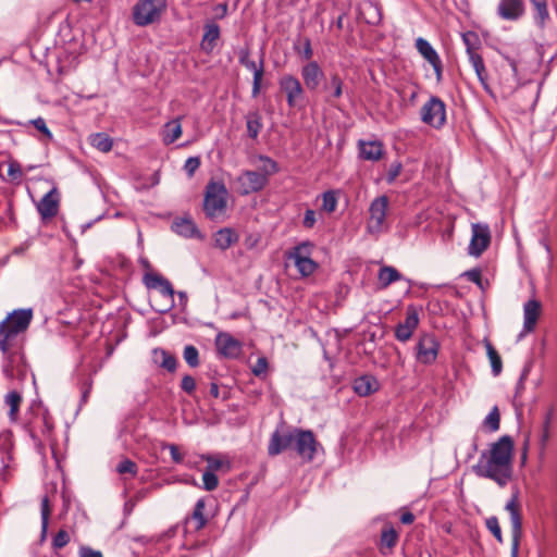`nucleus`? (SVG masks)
I'll list each match as a JSON object with an SVG mask.
<instances>
[{
  "instance_id": "27",
  "label": "nucleus",
  "mask_w": 557,
  "mask_h": 557,
  "mask_svg": "<svg viewBox=\"0 0 557 557\" xmlns=\"http://www.w3.org/2000/svg\"><path fill=\"white\" fill-rule=\"evenodd\" d=\"M220 38V27L214 22H209L205 25V33L201 40V47L205 51L210 52L213 50L216 40Z\"/></svg>"
},
{
  "instance_id": "8",
  "label": "nucleus",
  "mask_w": 557,
  "mask_h": 557,
  "mask_svg": "<svg viewBox=\"0 0 557 557\" xmlns=\"http://www.w3.org/2000/svg\"><path fill=\"white\" fill-rule=\"evenodd\" d=\"M145 284L148 288L157 289L159 297L165 300L164 306L157 307V311L164 313L174 307V289L169 280L159 274H147L145 276Z\"/></svg>"
},
{
  "instance_id": "24",
  "label": "nucleus",
  "mask_w": 557,
  "mask_h": 557,
  "mask_svg": "<svg viewBox=\"0 0 557 557\" xmlns=\"http://www.w3.org/2000/svg\"><path fill=\"white\" fill-rule=\"evenodd\" d=\"M541 312V304L535 299L528 300L523 306V332L534 330Z\"/></svg>"
},
{
  "instance_id": "40",
  "label": "nucleus",
  "mask_w": 557,
  "mask_h": 557,
  "mask_svg": "<svg viewBox=\"0 0 557 557\" xmlns=\"http://www.w3.org/2000/svg\"><path fill=\"white\" fill-rule=\"evenodd\" d=\"M485 348H486V354H487L488 360L491 362L492 372L495 376H497L500 374V372L503 370V363H502L500 356L498 355V352L496 351V349L490 342L485 343Z\"/></svg>"
},
{
  "instance_id": "57",
  "label": "nucleus",
  "mask_w": 557,
  "mask_h": 557,
  "mask_svg": "<svg viewBox=\"0 0 557 557\" xmlns=\"http://www.w3.org/2000/svg\"><path fill=\"white\" fill-rule=\"evenodd\" d=\"M200 165V160L197 157H189L184 164V170L191 176Z\"/></svg>"
},
{
  "instance_id": "36",
  "label": "nucleus",
  "mask_w": 557,
  "mask_h": 557,
  "mask_svg": "<svg viewBox=\"0 0 557 557\" xmlns=\"http://www.w3.org/2000/svg\"><path fill=\"white\" fill-rule=\"evenodd\" d=\"M4 403L10 408L9 418L11 421H16L22 403V395L17 391H11L4 396Z\"/></svg>"
},
{
  "instance_id": "56",
  "label": "nucleus",
  "mask_w": 557,
  "mask_h": 557,
  "mask_svg": "<svg viewBox=\"0 0 557 557\" xmlns=\"http://www.w3.org/2000/svg\"><path fill=\"white\" fill-rule=\"evenodd\" d=\"M363 12L370 11L371 15L367 17V22L369 24H376L381 20V13L376 7H374L372 3H366L363 7Z\"/></svg>"
},
{
  "instance_id": "20",
  "label": "nucleus",
  "mask_w": 557,
  "mask_h": 557,
  "mask_svg": "<svg viewBox=\"0 0 557 557\" xmlns=\"http://www.w3.org/2000/svg\"><path fill=\"white\" fill-rule=\"evenodd\" d=\"M295 430L292 432L282 433L278 430L274 431L271 435L268 453L270 456H276L283 450L289 448L294 444Z\"/></svg>"
},
{
  "instance_id": "23",
  "label": "nucleus",
  "mask_w": 557,
  "mask_h": 557,
  "mask_svg": "<svg viewBox=\"0 0 557 557\" xmlns=\"http://www.w3.org/2000/svg\"><path fill=\"white\" fill-rule=\"evenodd\" d=\"M301 77L309 90H317L324 77V73L315 61H310L301 67Z\"/></svg>"
},
{
  "instance_id": "44",
  "label": "nucleus",
  "mask_w": 557,
  "mask_h": 557,
  "mask_svg": "<svg viewBox=\"0 0 557 557\" xmlns=\"http://www.w3.org/2000/svg\"><path fill=\"white\" fill-rule=\"evenodd\" d=\"M535 14L534 20L537 25L541 27L544 26L546 20L548 18L549 14L547 11V5L545 0H536L534 3Z\"/></svg>"
},
{
  "instance_id": "25",
  "label": "nucleus",
  "mask_w": 557,
  "mask_h": 557,
  "mask_svg": "<svg viewBox=\"0 0 557 557\" xmlns=\"http://www.w3.org/2000/svg\"><path fill=\"white\" fill-rule=\"evenodd\" d=\"M344 83L337 74L331 75L330 79L323 85V91L325 92V102L331 106L336 104V100L343 96Z\"/></svg>"
},
{
  "instance_id": "2",
  "label": "nucleus",
  "mask_w": 557,
  "mask_h": 557,
  "mask_svg": "<svg viewBox=\"0 0 557 557\" xmlns=\"http://www.w3.org/2000/svg\"><path fill=\"white\" fill-rule=\"evenodd\" d=\"M33 319L32 309H17L0 322V350L7 352L12 348L18 334L25 332Z\"/></svg>"
},
{
  "instance_id": "21",
  "label": "nucleus",
  "mask_w": 557,
  "mask_h": 557,
  "mask_svg": "<svg viewBox=\"0 0 557 557\" xmlns=\"http://www.w3.org/2000/svg\"><path fill=\"white\" fill-rule=\"evenodd\" d=\"M419 324V315L414 308L410 307L407 310L406 319L403 323H399L395 331V336L400 342L408 341L413 331Z\"/></svg>"
},
{
  "instance_id": "17",
  "label": "nucleus",
  "mask_w": 557,
  "mask_h": 557,
  "mask_svg": "<svg viewBox=\"0 0 557 557\" xmlns=\"http://www.w3.org/2000/svg\"><path fill=\"white\" fill-rule=\"evenodd\" d=\"M215 347L224 358L234 359L237 358L242 352V344L230 333L220 332L215 337Z\"/></svg>"
},
{
  "instance_id": "42",
  "label": "nucleus",
  "mask_w": 557,
  "mask_h": 557,
  "mask_svg": "<svg viewBox=\"0 0 557 557\" xmlns=\"http://www.w3.org/2000/svg\"><path fill=\"white\" fill-rule=\"evenodd\" d=\"M259 161L261 165L259 166L258 172L264 174V177L269 180V177L275 174L278 171L277 163L265 156H259Z\"/></svg>"
},
{
  "instance_id": "33",
  "label": "nucleus",
  "mask_w": 557,
  "mask_h": 557,
  "mask_svg": "<svg viewBox=\"0 0 557 557\" xmlns=\"http://www.w3.org/2000/svg\"><path fill=\"white\" fill-rule=\"evenodd\" d=\"M202 459L208 462L207 470L209 471L215 472L223 469L227 471L231 469V461L226 455H205Z\"/></svg>"
},
{
  "instance_id": "59",
  "label": "nucleus",
  "mask_w": 557,
  "mask_h": 557,
  "mask_svg": "<svg viewBox=\"0 0 557 557\" xmlns=\"http://www.w3.org/2000/svg\"><path fill=\"white\" fill-rule=\"evenodd\" d=\"M8 175L10 176V178L12 181L21 180V177H22L21 165L15 161L10 162L9 166H8Z\"/></svg>"
},
{
  "instance_id": "50",
  "label": "nucleus",
  "mask_w": 557,
  "mask_h": 557,
  "mask_svg": "<svg viewBox=\"0 0 557 557\" xmlns=\"http://www.w3.org/2000/svg\"><path fill=\"white\" fill-rule=\"evenodd\" d=\"M49 516H50L49 499L47 496H45L41 499V533H42V536L46 535L47 530H48Z\"/></svg>"
},
{
  "instance_id": "47",
  "label": "nucleus",
  "mask_w": 557,
  "mask_h": 557,
  "mask_svg": "<svg viewBox=\"0 0 557 557\" xmlns=\"http://www.w3.org/2000/svg\"><path fill=\"white\" fill-rule=\"evenodd\" d=\"M499 411L497 407H494L490 413L484 419V426L488 429L491 432H496L499 429Z\"/></svg>"
},
{
  "instance_id": "7",
  "label": "nucleus",
  "mask_w": 557,
  "mask_h": 557,
  "mask_svg": "<svg viewBox=\"0 0 557 557\" xmlns=\"http://www.w3.org/2000/svg\"><path fill=\"white\" fill-rule=\"evenodd\" d=\"M3 354L2 373L10 381H24L27 374V366L24 355L18 350L8 349Z\"/></svg>"
},
{
  "instance_id": "48",
  "label": "nucleus",
  "mask_w": 557,
  "mask_h": 557,
  "mask_svg": "<svg viewBox=\"0 0 557 557\" xmlns=\"http://www.w3.org/2000/svg\"><path fill=\"white\" fill-rule=\"evenodd\" d=\"M116 471L120 474L128 473L132 476H136L138 468H137V465L134 461H132L131 459L125 458V459L121 460L117 463Z\"/></svg>"
},
{
  "instance_id": "11",
  "label": "nucleus",
  "mask_w": 557,
  "mask_h": 557,
  "mask_svg": "<svg viewBox=\"0 0 557 557\" xmlns=\"http://www.w3.org/2000/svg\"><path fill=\"white\" fill-rule=\"evenodd\" d=\"M318 446L319 444L311 431L295 429L294 447L304 461L310 462L313 460Z\"/></svg>"
},
{
  "instance_id": "9",
  "label": "nucleus",
  "mask_w": 557,
  "mask_h": 557,
  "mask_svg": "<svg viewBox=\"0 0 557 557\" xmlns=\"http://www.w3.org/2000/svg\"><path fill=\"white\" fill-rule=\"evenodd\" d=\"M423 123L441 128L446 122V106L438 97L432 96L421 108Z\"/></svg>"
},
{
  "instance_id": "34",
  "label": "nucleus",
  "mask_w": 557,
  "mask_h": 557,
  "mask_svg": "<svg viewBox=\"0 0 557 557\" xmlns=\"http://www.w3.org/2000/svg\"><path fill=\"white\" fill-rule=\"evenodd\" d=\"M182 135V125L180 120L168 122L162 131V138L164 144H173Z\"/></svg>"
},
{
  "instance_id": "22",
  "label": "nucleus",
  "mask_w": 557,
  "mask_h": 557,
  "mask_svg": "<svg viewBox=\"0 0 557 557\" xmlns=\"http://www.w3.org/2000/svg\"><path fill=\"white\" fill-rule=\"evenodd\" d=\"M172 231L185 238L202 239V234L189 216L176 218L172 222Z\"/></svg>"
},
{
  "instance_id": "45",
  "label": "nucleus",
  "mask_w": 557,
  "mask_h": 557,
  "mask_svg": "<svg viewBox=\"0 0 557 557\" xmlns=\"http://www.w3.org/2000/svg\"><path fill=\"white\" fill-rule=\"evenodd\" d=\"M398 540V533L394 528H386L381 534V544L387 548H393Z\"/></svg>"
},
{
  "instance_id": "1",
  "label": "nucleus",
  "mask_w": 557,
  "mask_h": 557,
  "mask_svg": "<svg viewBox=\"0 0 557 557\" xmlns=\"http://www.w3.org/2000/svg\"><path fill=\"white\" fill-rule=\"evenodd\" d=\"M512 456L513 442L510 436L504 435L480 455L473 471L504 487L512 476Z\"/></svg>"
},
{
  "instance_id": "29",
  "label": "nucleus",
  "mask_w": 557,
  "mask_h": 557,
  "mask_svg": "<svg viewBox=\"0 0 557 557\" xmlns=\"http://www.w3.org/2000/svg\"><path fill=\"white\" fill-rule=\"evenodd\" d=\"M360 157L369 161H377L383 154L382 144L379 141H360Z\"/></svg>"
},
{
  "instance_id": "28",
  "label": "nucleus",
  "mask_w": 557,
  "mask_h": 557,
  "mask_svg": "<svg viewBox=\"0 0 557 557\" xmlns=\"http://www.w3.org/2000/svg\"><path fill=\"white\" fill-rule=\"evenodd\" d=\"M237 240V233L230 227L221 228L214 234V244L218 248L222 250L228 249Z\"/></svg>"
},
{
  "instance_id": "5",
  "label": "nucleus",
  "mask_w": 557,
  "mask_h": 557,
  "mask_svg": "<svg viewBox=\"0 0 557 557\" xmlns=\"http://www.w3.org/2000/svg\"><path fill=\"white\" fill-rule=\"evenodd\" d=\"M388 208V198L380 196L372 200L369 207V219L367 221V231L371 235H380L387 230L385 223Z\"/></svg>"
},
{
  "instance_id": "10",
  "label": "nucleus",
  "mask_w": 557,
  "mask_h": 557,
  "mask_svg": "<svg viewBox=\"0 0 557 557\" xmlns=\"http://www.w3.org/2000/svg\"><path fill=\"white\" fill-rule=\"evenodd\" d=\"M505 509L509 512L511 523V557H518L519 543L522 533V519L520 515L518 492L512 494L511 498L507 502Z\"/></svg>"
},
{
  "instance_id": "62",
  "label": "nucleus",
  "mask_w": 557,
  "mask_h": 557,
  "mask_svg": "<svg viewBox=\"0 0 557 557\" xmlns=\"http://www.w3.org/2000/svg\"><path fill=\"white\" fill-rule=\"evenodd\" d=\"M315 212L313 210H307L305 212L302 224L307 228H311L315 223Z\"/></svg>"
},
{
  "instance_id": "51",
  "label": "nucleus",
  "mask_w": 557,
  "mask_h": 557,
  "mask_svg": "<svg viewBox=\"0 0 557 557\" xmlns=\"http://www.w3.org/2000/svg\"><path fill=\"white\" fill-rule=\"evenodd\" d=\"M10 456L9 454L0 448V481H7L9 476V468H10Z\"/></svg>"
},
{
  "instance_id": "53",
  "label": "nucleus",
  "mask_w": 557,
  "mask_h": 557,
  "mask_svg": "<svg viewBox=\"0 0 557 557\" xmlns=\"http://www.w3.org/2000/svg\"><path fill=\"white\" fill-rule=\"evenodd\" d=\"M70 542V534L65 530H60L52 540V547L61 549Z\"/></svg>"
},
{
  "instance_id": "64",
  "label": "nucleus",
  "mask_w": 557,
  "mask_h": 557,
  "mask_svg": "<svg viewBox=\"0 0 557 557\" xmlns=\"http://www.w3.org/2000/svg\"><path fill=\"white\" fill-rule=\"evenodd\" d=\"M169 450H170V454H171V457H172V460L176 463H181L183 461V456L182 454L180 453L178 448L176 445H173V444H170L168 446Z\"/></svg>"
},
{
  "instance_id": "12",
  "label": "nucleus",
  "mask_w": 557,
  "mask_h": 557,
  "mask_svg": "<svg viewBox=\"0 0 557 557\" xmlns=\"http://www.w3.org/2000/svg\"><path fill=\"white\" fill-rule=\"evenodd\" d=\"M268 182L264 174L249 170L243 171L235 181L237 189L242 195L258 193L267 186Z\"/></svg>"
},
{
  "instance_id": "39",
  "label": "nucleus",
  "mask_w": 557,
  "mask_h": 557,
  "mask_svg": "<svg viewBox=\"0 0 557 557\" xmlns=\"http://www.w3.org/2000/svg\"><path fill=\"white\" fill-rule=\"evenodd\" d=\"M238 60L239 63L245 66L247 70L251 71L253 75H256L257 72H260L261 74L264 73L263 70V61H260V64H257L255 61L250 59V53L247 49H242L238 53Z\"/></svg>"
},
{
  "instance_id": "31",
  "label": "nucleus",
  "mask_w": 557,
  "mask_h": 557,
  "mask_svg": "<svg viewBox=\"0 0 557 557\" xmlns=\"http://www.w3.org/2000/svg\"><path fill=\"white\" fill-rule=\"evenodd\" d=\"M33 430H40L44 436H50L53 429V421L46 412H40L33 421L29 422Z\"/></svg>"
},
{
  "instance_id": "49",
  "label": "nucleus",
  "mask_w": 557,
  "mask_h": 557,
  "mask_svg": "<svg viewBox=\"0 0 557 557\" xmlns=\"http://www.w3.org/2000/svg\"><path fill=\"white\" fill-rule=\"evenodd\" d=\"M184 359L191 367L196 368L199 364V354L198 349L193 345H187L184 348Z\"/></svg>"
},
{
  "instance_id": "14",
  "label": "nucleus",
  "mask_w": 557,
  "mask_h": 557,
  "mask_svg": "<svg viewBox=\"0 0 557 557\" xmlns=\"http://www.w3.org/2000/svg\"><path fill=\"white\" fill-rule=\"evenodd\" d=\"M278 85L281 90L286 95L287 104L290 108L296 107L305 94L300 81L290 74H286L281 77Z\"/></svg>"
},
{
  "instance_id": "61",
  "label": "nucleus",
  "mask_w": 557,
  "mask_h": 557,
  "mask_svg": "<svg viewBox=\"0 0 557 557\" xmlns=\"http://www.w3.org/2000/svg\"><path fill=\"white\" fill-rule=\"evenodd\" d=\"M78 555L79 557H103L100 550H96L89 546H81Z\"/></svg>"
},
{
  "instance_id": "63",
  "label": "nucleus",
  "mask_w": 557,
  "mask_h": 557,
  "mask_svg": "<svg viewBox=\"0 0 557 557\" xmlns=\"http://www.w3.org/2000/svg\"><path fill=\"white\" fill-rule=\"evenodd\" d=\"M400 171H401V164L400 163L392 164L391 168H389V171H388L387 181L389 183L395 181V178L399 175Z\"/></svg>"
},
{
  "instance_id": "3",
  "label": "nucleus",
  "mask_w": 557,
  "mask_h": 557,
  "mask_svg": "<svg viewBox=\"0 0 557 557\" xmlns=\"http://www.w3.org/2000/svg\"><path fill=\"white\" fill-rule=\"evenodd\" d=\"M166 5V0H138L133 8V21L141 27L157 23L160 21Z\"/></svg>"
},
{
  "instance_id": "38",
  "label": "nucleus",
  "mask_w": 557,
  "mask_h": 557,
  "mask_svg": "<svg viewBox=\"0 0 557 557\" xmlns=\"http://www.w3.org/2000/svg\"><path fill=\"white\" fill-rule=\"evenodd\" d=\"M90 145L101 152H109L112 149V139L103 133L92 134L89 138Z\"/></svg>"
},
{
  "instance_id": "32",
  "label": "nucleus",
  "mask_w": 557,
  "mask_h": 557,
  "mask_svg": "<svg viewBox=\"0 0 557 557\" xmlns=\"http://www.w3.org/2000/svg\"><path fill=\"white\" fill-rule=\"evenodd\" d=\"M247 134L250 138L256 139L262 129V119L258 110L251 111L246 115Z\"/></svg>"
},
{
  "instance_id": "15",
  "label": "nucleus",
  "mask_w": 557,
  "mask_h": 557,
  "mask_svg": "<svg viewBox=\"0 0 557 557\" xmlns=\"http://www.w3.org/2000/svg\"><path fill=\"white\" fill-rule=\"evenodd\" d=\"M416 48L418 52L423 57V59L430 63L433 67L436 81H442L443 75V65L441 58L436 50L432 47V45L424 38L419 37L416 39Z\"/></svg>"
},
{
  "instance_id": "54",
  "label": "nucleus",
  "mask_w": 557,
  "mask_h": 557,
  "mask_svg": "<svg viewBox=\"0 0 557 557\" xmlns=\"http://www.w3.org/2000/svg\"><path fill=\"white\" fill-rule=\"evenodd\" d=\"M486 527L490 530V532L495 536V539L502 543L503 536H502V529L498 523V519L496 517H490L486 520Z\"/></svg>"
},
{
  "instance_id": "30",
  "label": "nucleus",
  "mask_w": 557,
  "mask_h": 557,
  "mask_svg": "<svg viewBox=\"0 0 557 557\" xmlns=\"http://www.w3.org/2000/svg\"><path fill=\"white\" fill-rule=\"evenodd\" d=\"M469 62H470L471 66L473 67L474 72L476 74V77H478L479 82L481 83L482 87L486 91H488L490 90L488 74H487V71H486V67H485V64H484V61H483L481 54L471 55V59H469Z\"/></svg>"
},
{
  "instance_id": "41",
  "label": "nucleus",
  "mask_w": 557,
  "mask_h": 557,
  "mask_svg": "<svg viewBox=\"0 0 557 557\" xmlns=\"http://www.w3.org/2000/svg\"><path fill=\"white\" fill-rule=\"evenodd\" d=\"M462 40L466 46V52L468 55V60L471 59V55H479V38L474 33H466L462 35Z\"/></svg>"
},
{
  "instance_id": "19",
  "label": "nucleus",
  "mask_w": 557,
  "mask_h": 557,
  "mask_svg": "<svg viewBox=\"0 0 557 557\" xmlns=\"http://www.w3.org/2000/svg\"><path fill=\"white\" fill-rule=\"evenodd\" d=\"M497 14L506 21H517L524 14L522 0H500L497 5Z\"/></svg>"
},
{
  "instance_id": "46",
  "label": "nucleus",
  "mask_w": 557,
  "mask_h": 557,
  "mask_svg": "<svg viewBox=\"0 0 557 557\" xmlns=\"http://www.w3.org/2000/svg\"><path fill=\"white\" fill-rule=\"evenodd\" d=\"M337 206V193L334 190L325 191L322 196V209L326 212L335 211Z\"/></svg>"
},
{
  "instance_id": "16",
  "label": "nucleus",
  "mask_w": 557,
  "mask_h": 557,
  "mask_svg": "<svg viewBox=\"0 0 557 557\" xmlns=\"http://www.w3.org/2000/svg\"><path fill=\"white\" fill-rule=\"evenodd\" d=\"M438 354V343L435 336L425 334L421 336L417 345V359L421 363L430 364L435 361Z\"/></svg>"
},
{
  "instance_id": "18",
  "label": "nucleus",
  "mask_w": 557,
  "mask_h": 557,
  "mask_svg": "<svg viewBox=\"0 0 557 557\" xmlns=\"http://www.w3.org/2000/svg\"><path fill=\"white\" fill-rule=\"evenodd\" d=\"M59 202V193L54 187L37 202L36 208L42 221L50 220L58 214Z\"/></svg>"
},
{
  "instance_id": "43",
  "label": "nucleus",
  "mask_w": 557,
  "mask_h": 557,
  "mask_svg": "<svg viewBox=\"0 0 557 557\" xmlns=\"http://www.w3.org/2000/svg\"><path fill=\"white\" fill-rule=\"evenodd\" d=\"M205 507H206L205 500L202 498L198 499L195 505L194 512L191 516L193 521H195V528L197 530L203 528L207 522L205 515H203Z\"/></svg>"
},
{
  "instance_id": "37",
  "label": "nucleus",
  "mask_w": 557,
  "mask_h": 557,
  "mask_svg": "<svg viewBox=\"0 0 557 557\" xmlns=\"http://www.w3.org/2000/svg\"><path fill=\"white\" fill-rule=\"evenodd\" d=\"M153 359L156 363H159L162 368L169 371H174L176 368L175 357L166 352L164 349H154Z\"/></svg>"
},
{
  "instance_id": "26",
  "label": "nucleus",
  "mask_w": 557,
  "mask_h": 557,
  "mask_svg": "<svg viewBox=\"0 0 557 557\" xmlns=\"http://www.w3.org/2000/svg\"><path fill=\"white\" fill-rule=\"evenodd\" d=\"M379 382L372 375H362L354 381V391L359 396H368L379 389Z\"/></svg>"
},
{
  "instance_id": "52",
  "label": "nucleus",
  "mask_w": 557,
  "mask_h": 557,
  "mask_svg": "<svg viewBox=\"0 0 557 557\" xmlns=\"http://www.w3.org/2000/svg\"><path fill=\"white\" fill-rule=\"evenodd\" d=\"M203 488L206 491H214L219 485V479L214 472L206 470L202 474Z\"/></svg>"
},
{
  "instance_id": "55",
  "label": "nucleus",
  "mask_w": 557,
  "mask_h": 557,
  "mask_svg": "<svg viewBox=\"0 0 557 557\" xmlns=\"http://www.w3.org/2000/svg\"><path fill=\"white\" fill-rule=\"evenodd\" d=\"M268 360L265 357H259L256 363L251 367V371L256 376H263L268 371Z\"/></svg>"
},
{
  "instance_id": "4",
  "label": "nucleus",
  "mask_w": 557,
  "mask_h": 557,
  "mask_svg": "<svg viewBox=\"0 0 557 557\" xmlns=\"http://www.w3.org/2000/svg\"><path fill=\"white\" fill-rule=\"evenodd\" d=\"M227 189L223 183L210 182L206 189L203 209L206 214L214 219L226 208Z\"/></svg>"
},
{
  "instance_id": "13",
  "label": "nucleus",
  "mask_w": 557,
  "mask_h": 557,
  "mask_svg": "<svg viewBox=\"0 0 557 557\" xmlns=\"http://www.w3.org/2000/svg\"><path fill=\"white\" fill-rule=\"evenodd\" d=\"M491 242L490 227L486 224H472V236L468 252L470 256L479 257L488 247Z\"/></svg>"
},
{
  "instance_id": "6",
  "label": "nucleus",
  "mask_w": 557,
  "mask_h": 557,
  "mask_svg": "<svg viewBox=\"0 0 557 557\" xmlns=\"http://www.w3.org/2000/svg\"><path fill=\"white\" fill-rule=\"evenodd\" d=\"M312 250L313 244L304 242L294 247L288 253V258L294 261L297 271L304 277L310 276L318 269V263L311 258Z\"/></svg>"
},
{
  "instance_id": "60",
  "label": "nucleus",
  "mask_w": 557,
  "mask_h": 557,
  "mask_svg": "<svg viewBox=\"0 0 557 557\" xmlns=\"http://www.w3.org/2000/svg\"><path fill=\"white\" fill-rule=\"evenodd\" d=\"M33 125L41 132L47 138L51 139L52 134L46 125V121L42 117H37L32 121Z\"/></svg>"
},
{
  "instance_id": "58",
  "label": "nucleus",
  "mask_w": 557,
  "mask_h": 557,
  "mask_svg": "<svg viewBox=\"0 0 557 557\" xmlns=\"http://www.w3.org/2000/svg\"><path fill=\"white\" fill-rule=\"evenodd\" d=\"M181 387L187 394H193L196 388V381L191 375H185L182 379Z\"/></svg>"
},
{
  "instance_id": "35",
  "label": "nucleus",
  "mask_w": 557,
  "mask_h": 557,
  "mask_svg": "<svg viewBox=\"0 0 557 557\" xmlns=\"http://www.w3.org/2000/svg\"><path fill=\"white\" fill-rule=\"evenodd\" d=\"M379 283L383 288H386L394 282L401 278V274L394 267L385 265L382 267L377 274Z\"/></svg>"
}]
</instances>
